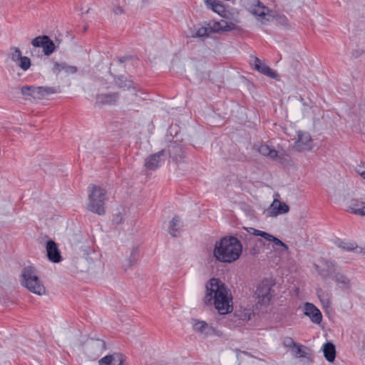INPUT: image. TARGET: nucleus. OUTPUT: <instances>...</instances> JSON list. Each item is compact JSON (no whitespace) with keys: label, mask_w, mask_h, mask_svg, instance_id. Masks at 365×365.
I'll list each match as a JSON object with an SVG mask.
<instances>
[{"label":"nucleus","mask_w":365,"mask_h":365,"mask_svg":"<svg viewBox=\"0 0 365 365\" xmlns=\"http://www.w3.org/2000/svg\"><path fill=\"white\" fill-rule=\"evenodd\" d=\"M245 229L247 231V232H249L251 235H255V236H258L261 231V230H258L254 227H246Z\"/></svg>","instance_id":"nucleus-40"},{"label":"nucleus","mask_w":365,"mask_h":365,"mask_svg":"<svg viewBox=\"0 0 365 365\" xmlns=\"http://www.w3.org/2000/svg\"><path fill=\"white\" fill-rule=\"evenodd\" d=\"M297 135L298 139L294 145L297 151L309 150L312 148V140L309 133L299 130Z\"/></svg>","instance_id":"nucleus-10"},{"label":"nucleus","mask_w":365,"mask_h":365,"mask_svg":"<svg viewBox=\"0 0 365 365\" xmlns=\"http://www.w3.org/2000/svg\"><path fill=\"white\" fill-rule=\"evenodd\" d=\"M183 224L179 216H175L169 223L168 232L173 237H177L180 235V229Z\"/></svg>","instance_id":"nucleus-21"},{"label":"nucleus","mask_w":365,"mask_h":365,"mask_svg":"<svg viewBox=\"0 0 365 365\" xmlns=\"http://www.w3.org/2000/svg\"><path fill=\"white\" fill-rule=\"evenodd\" d=\"M137 250L133 249L130 253V255L128 259H126L125 263L123 264V267L125 271H126L128 268L131 267L133 265H134L137 261L136 259V255H137Z\"/></svg>","instance_id":"nucleus-32"},{"label":"nucleus","mask_w":365,"mask_h":365,"mask_svg":"<svg viewBox=\"0 0 365 365\" xmlns=\"http://www.w3.org/2000/svg\"><path fill=\"white\" fill-rule=\"evenodd\" d=\"M207 6L220 16H225L227 11L222 3L218 0H205Z\"/></svg>","instance_id":"nucleus-22"},{"label":"nucleus","mask_w":365,"mask_h":365,"mask_svg":"<svg viewBox=\"0 0 365 365\" xmlns=\"http://www.w3.org/2000/svg\"><path fill=\"white\" fill-rule=\"evenodd\" d=\"M46 255L48 259L54 263H57L61 261V255L58 248L56 243L49 240L46 242Z\"/></svg>","instance_id":"nucleus-14"},{"label":"nucleus","mask_w":365,"mask_h":365,"mask_svg":"<svg viewBox=\"0 0 365 365\" xmlns=\"http://www.w3.org/2000/svg\"><path fill=\"white\" fill-rule=\"evenodd\" d=\"M247 9L257 17L258 20L267 21H281L282 16L276 11L269 10L259 0H246Z\"/></svg>","instance_id":"nucleus-5"},{"label":"nucleus","mask_w":365,"mask_h":365,"mask_svg":"<svg viewBox=\"0 0 365 365\" xmlns=\"http://www.w3.org/2000/svg\"><path fill=\"white\" fill-rule=\"evenodd\" d=\"M88 345L97 354H101L103 351L106 349V342L102 339H92L88 343Z\"/></svg>","instance_id":"nucleus-27"},{"label":"nucleus","mask_w":365,"mask_h":365,"mask_svg":"<svg viewBox=\"0 0 365 365\" xmlns=\"http://www.w3.org/2000/svg\"><path fill=\"white\" fill-rule=\"evenodd\" d=\"M258 236H260L261 237L264 238V240L269 242H272L274 237V236L264 231H260V233L259 234Z\"/></svg>","instance_id":"nucleus-37"},{"label":"nucleus","mask_w":365,"mask_h":365,"mask_svg":"<svg viewBox=\"0 0 365 365\" xmlns=\"http://www.w3.org/2000/svg\"><path fill=\"white\" fill-rule=\"evenodd\" d=\"M254 68L259 73L267 76L272 79L279 80L278 74L264 63L262 62L257 57H255Z\"/></svg>","instance_id":"nucleus-16"},{"label":"nucleus","mask_w":365,"mask_h":365,"mask_svg":"<svg viewBox=\"0 0 365 365\" xmlns=\"http://www.w3.org/2000/svg\"><path fill=\"white\" fill-rule=\"evenodd\" d=\"M86 31H87V26H83V32H86Z\"/></svg>","instance_id":"nucleus-45"},{"label":"nucleus","mask_w":365,"mask_h":365,"mask_svg":"<svg viewBox=\"0 0 365 365\" xmlns=\"http://www.w3.org/2000/svg\"><path fill=\"white\" fill-rule=\"evenodd\" d=\"M129 58H129V57H128V56H123V57L120 58L118 61H119V62H120V63H124V62H125L127 60H128Z\"/></svg>","instance_id":"nucleus-43"},{"label":"nucleus","mask_w":365,"mask_h":365,"mask_svg":"<svg viewBox=\"0 0 365 365\" xmlns=\"http://www.w3.org/2000/svg\"><path fill=\"white\" fill-rule=\"evenodd\" d=\"M257 150L261 155L268 157L272 160H277V158H278L277 151L267 145H260L257 148Z\"/></svg>","instance_id":"nucleus-26"},{"label":"nucleus","mask_w":365,"mask_h":365,"mask_svg":"<svg viewBox=\"0 0 365 365\" xmlns=\"http://www.w3.org/2000/svg\"><path fill=\"white\" fill-rule=\"evenodd\" d=\"M304 314L309 317L313 323L317 324H320L322 320V314L319 309L309 302L304 304Z\"/></svg>","instance_id":"nucleus-15"},{"label":"nucleus","mask_w":365,"mask_h":365,"mask_svg":"<svg viewBox=\"0 0 365 365\" xmlns=\"http://www.w3.org/2000/svg\"><path fill=\"white\" fill-rule=\"evenodd\" d=\"M77 70V67L69 66L66 63H55L53 68V73L56 75H58L61 71H64L67 74H71L76 73Z\"/></svg>","instance_id":"nucleus-23"},{"label":"nucleus","mask_w":365,"mask_h":365,"mask_svg":"<svg viewBox=\"0 0 365 365\" xmlns=\"http://www.w3.org/2000/svg\"><path fill=\"white\" fill-rule=\"evenodd\" d=\"M113 11L115 14H120L123 13V10L120 7H116L114 9Z\"/></svg>","instance_id":"nucleus-42"},{"label":"nucleus","mask_w":365,"mask_h":365,"mask_svg":"<svg viewBox=\"0 0 365 365\" xmlns=\"http://www.w3.org/2000/svg\"><path fill=\"white\" fill-rule=\"evenodd\" d=\"M272 285L271 281L265 279L257 286L255 292V297L258 299L257 304L266 305L269 303L272 297Z\"/></svg>","instance_id":"nucleus-8"},{"label":"nucleus","mask_w":365,"mask_h":365,"mask_svg":"<svg viewBox=\"0 0 365 365\" xmlns=\"http://www.w3.org/2000/svg\"><path fill=\"white\" fill-rule=\"evenodd\" d=\"M363 53H364V51L362 50V49H356V50H354L351 53L352 54V56L355 58H359V56H361Z\"/></svg>","instance_id":"nucleus-41"},{"label":"nucleus","mask_w":365,"mask_h":365,"mask_svg":"<svg viewBox=\"0 0 365 365\" xmlns=\"http://www.w3.org/2000/svg\"><path fill=\"white\" fill-rule=\"evenodd\" d=\"M88 191L87 209L99 215H104L106 212L104 205L108 200L106 190L99 186L91 185L88 187Z\"/></svg>","instance_id":"nucleus-3"},{"label":"nucleus","mask_w":365,"mask_h":365,"mask_svg":"<svg viewBox=\"0 0 365 365\" xmlns=\"http://www.w3.org/2000/svg\"><path fill=\"white\" fill-rule=\"evenodd\" d=\"M16 63L23 71H26L31 66V60L26 56H22Z\"/></svg>","instance_id":"nucleus-34"},{"label":"nucleus","mask_w":365,"mask_h":365,"mask_svg":"<svg viewBox=\"0 0 365 365\" xmlns=\"http://www.w3.org/2000/svg\"><path fill=\"white\" fill-rule=\"evenodd\" d=\"M125 356L120 353L107 355L98 361L99 365H123Z\"/></svg>","instance_id":"nucleus-17"},{"label":"nucleus","mask_w":365,"mask_h":365,"mask_svg":"<svg viewBox=\"0 0 365 365\" xmlns=\"http://www.w3.org/2000/svg\"><path fill=\"white\" fill-rule=\"evenodd\" d=\"M165 155V150H161L156 153L150 155L145 160V167L147 170H155L160 166Z\"/></svg>","instance_id":"nucleus-11"},{"label":"nucleus","mask_w":365,"mask_h":365,"mask_svg":"<svg viewBox=\"0 0 365 365\" xmlns=\"http://www.w3.org/2000/svg\"><path fill=\"white\" fill-rule=\"evenodd\" d=\"M296 355L299 357H306L307 353L304 351L305 346L302 345L297 344Z\"/></svg>","instance_id":"nucleus-36"},{"label":"nucleus","mask_w":365,"mask_h":365,"mask_svg":"<svg viewBox=\"0 0 365 365\" xmlns=\"http://www.w3.org/2000/svg\"><path fill=\"white\" fill-rule=\"evenodd\" d=\"M212 301L220 314H227L232 310V297L230 289L217 278H212L206 284L204 302L209 304Z\"/></svg>","instance_id":"nucleus-1"},{"label":"nucleus","mask_w":365,"mask_h":365,"mask_svg":"<svg viewBox=\"0 0 365 365\" xmlns=\"http://www.w3.org/2000/svg\"><path fill=\"white\" fill-rule=\"evenodd\" d=\"M114 81L115 85L123 89H130L131 88H133V82L132 81H128L125 77L123 76H119L114 78Z\"/></svg>","instance_id":"nucleus-28"},{"label":"nucleus","mask_w":365,"mask_h":365,"mask_svg":"<svg viewBox=\"0 0 365 365\" xmlns=\"http://www.w3.org/2000/svg\"><path fill=\"white\" fill-rule=\"evenodd\" d=\"M60 92V87L41 86L35 87L26 86L21 88V93L24 96H30L34 99H43L46 96Z\"/></svg>","instance_id":"nucleus-7"},{"label":"nucleus","mask_w":365,"mask_h":365,"mask_svg":"<svg viewBox=\"0 0 365 365\" xmlns=\"http://www.w3.org/2000/svg\"><path fill=\"white\" fill-rule=\"evenodd\" d=\"M192 327L195 331L207 336L217 334V332L215 330V329L211 326H209L204 321H199L195 319L192 324Z\"/></svg>","instance_id":"nucleus-20"},{"label":"nucleus","mask_w":365,"mask_h":365,"mask_svg":"<svg viewBox=\"0 0 365 365\" xmlns=\"http://www.w3.org/2000/svg\"><path fill=\"white\" fill-rule=\"evenodd\" d=\"M166 150V154L169 155V157L174 161L178 163L184 158V151L179 144L176 142L171 143Z\"/></svg>","instance_id":"nucleus-18"},{"label":"nucleus","mask_w":365,"mask_h":365,"mask_svg":"<svg viewBox=\"0 0 365 365\" xmlns=\"http://www.w3.org/2000/svg\"><path fill=\"white\" fill-rule=\"evenodd\" d=\"M21 284L31 292L38 295L46 294V287L39 279L36 269L31 266H27L22 270Z\"/></svg>","instance_id":"nucleus-4"},{"label":"nucleus","mask_w":365,"mask_h":365,"mask_svg":"<svg viewBox=\"0 0 365 365\" xmlns=\"http://www.w3.org/2000/svg\"><path fill=\"white\" fill-rule=\"evenodd\" d=\"M332 277L338 284H341L344 287H349V280L345 275L336 273Z\"/></svg>","instance_id":"nucleus-31"},{"label":"nucleus","mask_w":365,"mask_h":365,"mask_svg":"<svg viewBox=\"0 0 365 365\" xmlns=\"http://www.w3.org/2000/svg\"><path fill=\"white\" fill-rule=\"evenodd\" d=\"M338 246L346 251H356V252H362V248L358 247L354 242L340 241L338 243Z\"/></svg>","instance_id":"nucleus-29"},{"label":"nucleus","mask_w":365,"mask_h":365,"mask_svg":"<svg viewBox=\"0 0 365 365\" xmlns=\"http://www.w3.org/2000/svg\"><path fill=\"white\" fill-rule=\"evenodd\" d=\"M356 171L361 177L365 175V164L358 165L356 168Z\"/></svg>","instance_id":"nucleus-39"},{"label":"nucleus","mask_w":365,"mask_h":365,"mask_svg":"<svg viewBox=\"0 0 365 365\" xmlns=\"http://www.w3.org/2000/svg\"><path fill=\"white\" fill-rule=\"evenodd\" d=\"M317 273L324 279H327L331 277L335 272V264L328 260H322L321 264H314Z\"/></svg>","instance_id":"nucleus-12"},{"label":"nucleus","mask_w":365,"mask_h":365,"mask_svg":"<svg viewBox=\"0 0 365 365\" xmlns=\"http://www.w3.org/2000/svg\"><path fill=\"white\" fill-rule=\"evenodd\" d=\"M289 210V207L283 202L274 200L269 209V216L276 217L279 215L287 213Z\"/></svg>","instance_id":"nucleus-19"},{"label":"nucleus","mask_w":365,"mask_h":365,"mask_svg":"<svg viewBox=\"0 0 365 365\" xmlns=\"http://www.w3.org/2000/svg\"><path fill=\"white\" fill-rule=\"evenodd\" d=\"M113 221L115 222V223H119L121 222V217H119V216H116L114 219H113Z\"/></svg>","instance_id":"nucleus-44"},{"label":"nucleus","mask_w":365,"mask_h":365,"mask_svg":"<svg viewBox=\"0 0 365 365\" xmlns=\"http://www.w3.org/2000/svg\"><path fill=\"white\" fill-rule=\"evenodd\" d=\"M284 346H288V347H291V346L295 347L297 346V344L294 341V340L291 337L285 338L284 341Z\"/></svg>","instance_id":"nucleus-38"},{"label":"nucleus","mask_w":365,"mask_h":365,"mask_svg":"<svg viewBox=\"0 0 365 365\" xmlns=\"http://www.w3.org/2000/svg\"><path fill=\"white\" fill-rule=\"evenodd\" d=\"M272 242L274 243V249H277V247H282V251L283 252L287 251L288 250V246L276 237H274Z\"/></svg>","instance_id":"nucleus-35"},{"label":"nucleus","mask_w":365,"mask_h":365,"mask_svg":"<svg viewBox=\"0 0 365 365\" xmlns=\"http://www.w3.org/2000/svg\"><path fill=\"white\" fill-rule=\"evenodd\" d=\"M119 98V93H101L96 96V105L98 106L114 105Z\"/></svg>","instance_id":"nucleus-13"},{"label":"nucleus","mask_w":365,"mask_h":365,"mask_svg":"<svg viewBox=\"0 0 365 365\" xmlns=\"http://www.w3.org/2000/svg\"><path fill=\"white\" fill-rule=\"evenodd\" d=\"M23 56L21 54V51L19 48L16 47H11L10 48V57L11 59L15 62L17 63L20 58H21Z\"/></svg>","instance_id":"nucleus-33"},{"label":"nucleus","mask_w":365,"mask_h":365,"mask_svg":"<svg viewBox=\"0 0 365 365\" xmlns=\"http://www.w3.org/2000/svg\"><path fill=\"white\" fill-rule=\"evenodd\" d=\"M323 352L325 359L329 361L333 362L336 357L335 346L331 342H327L323 346Z\"/></svg>","instance_id":"nucleus-25"},{"label":"nucleus","mask_w":365,"mask_h":365,"mask_svg":"<svg viewBox=\"0 0 365 365\" xmlns=\"http://www.w3.org/2000/svg\"><path fill=\"white\" fill-rule=\"evenodd\" d=\"M242 245L234 236H225L215 244L213 256L220 262L231 263L236 261L241 255Z\"/></svg>","instance_id":"nucleus-2"},{"label":"nucleus","mask_w":365,"mask_h":365,"mask_svg":"<svg viewBox=\"0 0 365 365\" xmlns=\"http://www.w3.org/2000/svg\"><path fill=\"white\" fill-rule=\"evenodd\" d=\"M235 315L239 319L242 321H249L251 319L253 312L250 309H240L235 312Z\"/></svg>","instance_id":"nucleus-30"},{"label":"nucleus","mask_w":365,"mask_h":365,"mask_svg":"<svg viewBox=\"0 0 365 365\" xmlns=\"http://www.w3.org/2000/svg\"><path fill=\"white\" fill-rule=\"evenodd\" d=\"M31 44L36 48L42 47L46 56H50L55 50L53 41L46 35L34 38L31 41Z\"/></svg>","instance_id":"nucleus-9"},{"label":"nucleus","mask_w":365,"mask_h":365,"mask_svg":"<svg viewBox=\"0 0 365 365\" xmlns=\"http://www.w3.org/2000/svg\"><path fill=\"white\" fill-rule=\"evenodd\" d=\"M236 26V24H225L224 26H221V24H213V26H211V24H206L205 26L195 27V31L188 36L192 38L210 37L212 34L227 32L237 29V27Z\"/></svg>","instance_id":"nucleus-6"},{"label":"nucleus","mask_w":365,"mask_h":365,"mask_svg":"<svg viewBox=\"0 0 365 365\" xmlns=\"http://www.w3.org/2000/svg\"><path fill=\"white\" fill-rule=\"evenodd\" d=\"M349 209L352 213L365 216V202L356 200L351 201Z\"/></svg>","instance_id":"nucleus-24"}]
</instances>
